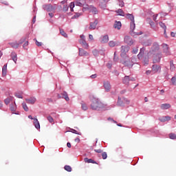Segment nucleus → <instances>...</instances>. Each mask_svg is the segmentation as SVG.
<instances>
[{
	"label": "nucleus",
	"instance_id": "17",
	"mask_svg": "<svg viewBox=\"0 0 176 176\" xmlns=\"http://www.w3.org/2000/svg\"><path fill=\"white\" fill-rule=\"evenodd\" d=\"M122 83L126 86H129L130 85V76H125L122 78Z\"/></svg>",
	"mask_w": 176,
	"mask_h": 176
},
{
	"label": "nucleus",
	"instance_id": "38",
	"mask_svg": "<svg viewBox=\"0 0 176 176\" xmlns=\"http://www.w3.org/2000/svg\"><path fill=\"white\" fill-rule=\"evenodd\" d=\"M170 71H175V65H174V61L173 60H170Z\"/></svg>",
	"mask_w": 176,
	"mask_h": 176
},
{
	"label": "nucleus",
	"instance_id": "64",
	"mask_svg": "<svg viewBox=\"0 0 176 176\" xmlns=\"http://www.w3.org/2000/svg\"><path fill=\"white\" fill-rule=\"evenodd\" d=\"M146 75H150V74H152V70H147L146 71Z\"/></svg>",
	"mask_w": 176,
	"mask_h": 176
},
{
	"label": "nucleus",
	"instance_id": "33",
	"mask_svg": "<svg viewBox=\"0 0 176 176\" xmlns=\"http://www.w3.org/2000/svg\"><path fill=\"white\" fill-rule=\"evenodd\" d=\"M116 13L118 14V16H122L123 17H124V12L123 11V10L122 9H118L117 11H116Z\"/></svg>",
	"mask_w": 176,
	"mask_h": 176
},
{
	"label": "nucleus",
	"instance_id": "47",
	"mask_svg": "<svg viewBox=\"0 0 176 176\" xmlns=\"http://www.w3.org/2000/svg\"><path fill=\"white\" fill-rule=\"evenodd\" d=\"M169 138H170V140H176V135H175V133H170V134H169Z\"/></svg>",
	"mask_w": 176,
	"mask_h": 176
},
{
	"label": "nucleus",
	"instance_id": "36",
	"mask_svg": "<svg viewBox=\"0 0 176 176\" xmlns=\"http://www.w3.org/2000/svg\"><path fill=\"white\" fill-rule=\"evenodd\" d=\"M159 25L161 28H163L164 31H166L167 30V26H166V24L163 22H159Z\"/></svg>",
	"mask_w": 176,
	"mask_h": 176
},
{
	"label": "nucleus",
	"instance_id": "20",
	"mask_svg": "<svg viewBox=\"0 0 176 176\" xmlns=\"http://www.w3.org/2000/svg\"><path fill=\"white\" fill-rule=\"evenodd\" d=\"M160 108L161 109H169V108H171V104L169 103L162 104Z\"/></svg>",
	"mask_w": 176,
	"mask_h": 176
},
{
	"label": "nucleus",
	"instance_id": "27",
	"mask_svg": "<svg viewBox=\"0 0 176 176\" xmlns=\"http://www.w3.org/2000/svg\"><path fill=\"white\" fill-rule=\"evenodd\" d=\"M10 56L12 60L16 63L17 61V54H16L14 52H12Z\"/></svg>",
	"mask_w": 176,
	"mask_h": 176
},
{
	"label": "nucleus",
	"instance_id": "62",
	"mask_svg": "<svg viewBox=\"0 0 176 176\" xmlns=\"http://www.w3.org/2000/svg\"><path fill=\"white\" fill-rule=\"evenodd\" d=\"M149 24L151 27H153L155 25V22H153L152 20L150 21Z\"/></svg>",
	"mask_w": 176,
	"mask_h": 176
},
{
	"label": "nucleus",
	"instance_id": "4",
	"mask_svg": "<svg viewBox=\"0 0 176 176\" xmlns=\"http://www.w3.org/2000/svg\"><path fill=\"white\" fill-rule=\"evenodd\" d=\"M130 30H131V35L132 36H135V35H142V32H140L138 33L134 32V30H135V21H133L130 23Z\"/></svg>",
	"mask_w": 176,
	"mask_h": 176
},
{
	"label": "nucleus",
	"instance_id": "3",
	"mask_svg": "<svg viewBox=\"0 0 176 176\" xmlns=\"http://www.w3.org/2000/svg\"><path fill=\"white\" fill-rule=\"evenodd\" d=\"M56 8H57V6H53L52 3H45L43 5V9L46 12H55Z\"/></svg>",
	"mask_w": 176,
	"mask_h": 176
},
{
	"label": "nucleus",
	"instance_id": "46",
	"mask_svg": "<svg viewBox=\"0 0 176 176\" xmlns=\"http://www.w3.org/2000/svg\"><path fill=\"white\" fill-rule=\"evenodd\" d=\"M79 17H80V13L76 12V13L72 17V19H78V18H79Z\"/></svg>",
	"mask_w": 176,
	"mask_h": 176
},
{
	"label": "nucleus",
	"instance_id": "57",
	"mask_svg": "<svg viewBox=\"0 0 176 176\" xmlns=\"http://www.w3.org/2000/svg\"><path fill=\"white\" fill-rule=\"evenodd\" d=\"M76 6H80V7H82V6H83V3H82L80 1H76Z\"/></svg>",
	"mask_w": 176,
	"mask_h": 176
},
{
	"label": "nucleus",
	"instance_id": "50",
	"mask_svg": "<svg viewBox=\"0 0 176 176\" xmlns=\"http://www.w3.org/2000/svg\"><path fill=\"white\" fill-rule=\"evenodd\" d=\"M102 157L104 160H105V159H107L108 157V155L107 154V153H105V152L102 153Z\"/></svg>",
	"mask_w": 176,
	"mask_h": 176
},
{
	"label": "nucleus",
	"instance_id": "6",
	"mask_svg": "<svg viewBox=\"0 0 176 176\" xmlns=\"http://www.w3.org/2000/svg\"><path fill=\"white\" fill-rule=\"evenodd\" d=\"M85 9H87L93 14H98V10L94 6H87Z\"/></svg>",
	"mask_w": 176,
	"mask_h": 176
},
{
	"label": "nucleus",
	"instance_id": "14",
	"mask_svg": "<svg viewBox=\"0 0 176 176\" xmlns=\"http://www.w3.org/2000/svg\"><path fill=\"white\" fill-rule=\"evenodd\" d=\"M144 54H145V47H142L138 54V60H142V57L144 56Z\"/></svg>",
	"mask_w": 176,
	"mask_h": 176
},
{
	"label": "nucleus",
	"instance_id": "31",
	"mask_svg": "<svg viewBox=\"0 0 176 176\" xmlns=\"http://www.w3.org/2000/svg\"><path fill=\"white\" fill-rule=\"evenodd\" d=\"M85 163H92L93 164H97V162L94 161L93 159H89L87 157L84 159Z\"/></svg>",
	"mask_w": 176,
	"mask_h": 176
},
{
	"label": "nucleus",
	"instance_id": "53",
	"mask_svg": "<svg viewBox=\"0 0 176 176\" xmlns=\"http://www.w3.org/2000/svg\"><path fill=\"white\" fill-rule=\"evenodd\" d=\"M34 41L36 42V46H42V43H41V42H38V40H36V38H34Z\"/></svg>",
	"mask_w": 176,
	"mask_h": 176
},
{
	"label": "nucleus",
	"instance_id": "10",
	"mask_svg": "<svg viewBox=\"0 0 176 176\" xmlns=\"http://www.w3.org/2000/svg\"><path fill=\"white\" fill-rule=\"evenodd\" d=\"M90 54H89V52L85 51V50H83L82 48L78 49V56H80V57H87Z\"/></svg>",
	"mask_w": 176,
	"mask_h": 176
},
{
	"label": "nucleus",
	"instance_id": "11",
	"mask_svg": "<svg viewBox=\"0 0 176 176\" xmlns=\"http://www.w3.org/2000/svg\"><path fill=\"white\" fill-rule=\"evenodd\" d=\"M97 24H98V19H96L94 22H90L89 30H96Z\"/></svg>",
	"mask_w": 176,
	"mask_h": 176
},
{
	"label": "nucleus",
	"instance_id": "42",
	"mask_svg": "<svg viewBox=\"0 0 176 176\" xmlns=\"http://www.w3.org/2000/svg\"><path fill=\"white\" fill-rule=\"evenodd\" d=\"M65 170L69 173H71L72 171V168L70 166L66 165L65 166Z\"/></svg>",
	"mask_w": 176,
	"mask_h": 176
},
{
	"label": "nucleus",
	"instance_id": "52",
	"mask_svg": "<svg viewBox=\"0 0 176 176\" xmlns=\"http://www.w3.org/2000/svg\"><path fill=\"white\" fill-rule=\"evenodd\" d=\"M4 102H5L6 105H9V104L10 103V98H8L5 99Z\"/></svg>",
	"mask_w": 176,
	"mask_h": 176
},
{
	"label": "nucleus",
	"instance_id": "13",
	"mask_svg": "<svg viewBox=\"0 0 176 176\" xmlns=\"http://www.w3.org/2000/svg\"><path fill=\"white\" fill-rule=\"evenodd\" d=\"M162 57H163V56L162 55V54H157L155 56V58L153 60V64H156L157 63H160V60H162Z\"/></svg>",
	"mask_w": 176,
	"mask_h": 176
},
{
	"label": "nucleus",
	"instance_id": "61",
	"mask_svg": "<svg viewBox=\"0 0 176 176\" xmlns=\"http://www.w3.org/2000/svg\"><path fill=\"white\" fill-rule=\"evenodd\" d=\"M119 6H121V8H123V6H124V2L120 1Z\"/></svg>",
	"mask_w": 176,
	"mask_h": 176
},
{
	"label": "nucleus",
	"instance_id": "34",
	"mask_svg": "<svg viewBox=\"0 0 176 176\" xmlns=\"http://www.w3.org/2000/svg\"><path fill=\"white\" fill-rule=\"evenodd\" d=\"M10 109L12 112H16V103L11 104L10 106Z\"/></svg>",
	"mask_w": 176,
	"mask_h": 176
},
{
	"label": "nucleus",
	"instance_id": "54",
	"mask_svg": "<svg viewBox=\"0 0 176 176\" xmlns=\"http://www.w3.org/2000/svg\"><path fill=\"white\" fill-rule=\"evenodd\" d=\"M68 9H69V6L67 5L63 6V12H68Z\"/></svg>",
	"mask_w": 176,
	"mask_h": 176
},
{
	"label": "nucleus",
	"instance_id": "63",
	"mask_svg": "<svg viewBox=\"0 0 176 176\" xmlns=\"http://www.w3.org/2000/svg\"><path fill=\"white\" fill-rule=\"evenodd\" d=\"M113 73L115 74L116 76H119V72H118V70H114Z\"/></svg>",
	"mask_w": 176,
	"mask_h": 176
},
{
	"label": "nucleus",
	"instance_id": "39",
	"mask_svg": "<svg viewBox=\"0 0 176 176\" xmlns=\"http://www.w3.org/2000/svg\"><path fill=\"white\" fill-rule=\"evenodd\" d=\"M92 54L95 57H98V56H100V52L98 50H94L92 51Z\"/></svg>",
	"mask_w": 176,
	"mask_h": 176
},
{
	"label": "nucleus",
	"instance_id": "21",
	"mask_svg": "<svg viewBox=\"0 0 176 176\" xmlns=\"http://www.w3.org/2000/svg\"><path fill=\"white\" fill-rule=\"evenodd\" d=\"M113 27L117 30H120L122 28V22L116 21Z\"/></svg>",
	"mask_w": 176,
	"mask_h": 176
},
{
	"label": "nucleus",
	"instance_id": "25",
	"mask_svg": "<svg viewBox=\"0 0 176 176\" xmlns=\"http://www.w3.org/2000/svg\"><path fill=\"white\" fill-rule=\"evenodd\" d=\"M142 60H143L145 65H148L149 64V56L148 55L143 56Z\"/></svg>",
	"mask_w": 176,
	"mask_h": 176
},
{
	"label": "nucleus",
	"instance_id": "1",
	"mask_svg": "<svg viewBox=\"0 0 176 176\" xmlns=\"http://www.w3.org/2000/svg\"><path fill=\"white\" fill-rule=\"evenodd\" d=\"M90 100L91 101V108L93 111H100L104 108V104L100 101L97 98L94 96H91Z\"/></svg>",
	"mask_w": 176,
	"mask_h": 176
},
{
	"label": "nucleus",
	"instance_id": "16",
	"mask_svg": "<svg viewBox=\"0 0 176 176\" xmlns=\"http://www.w3.org/2000/svg\"><path fill=\"white\" fill-rule=\"evenodd\" d=\"M25 101L27 104H30L33 105V104H35V102H36V98L35 97H31L30 98H26Z\"/></svg>",
	"mask_w": 176,
	"mask_h": 176
},
{
	"label": "nucleus",
	"instance_id": "5",
	"mask_svg": "<svg viewBox=\"0 0 176 176\" xmlns=\"http://www.w3.org/2000/svg\"><path fill=\"white\" fill-rule=\"evenodd\" d=\"M124 42L129 46H132V45H134V40H133V38H131L130 36H126L124 38Z\"/></svg>",
	"mask_w": 176,
	"mask_h": 176
},
{
	"label": "nucleus",
	"instance_id": "43",
	"mask_svg": "<svg viewBox=\"0 0 176 176\" xmlns=\"http://www.w3.org/2000/svg\"><path fill=\"white\" fill-rule=\"evenodd\" d=\"M109 45L110 46V47H115V46H116V43H115V41H111L109 43Z\"/></svg>",
	"mask_w": 176,
	"mask_h": 176
},
{
	"label": "nucleus",
	"instance_id": "23",
	"mask_svg": "<svg viewBox=\"0 0 176 176\" xmlns=\"http://www.w3.org/2000/svg\"><path fill=\"white\" fill-rule=\"evenodd\" d=\"M80 43L85 49H89V44L86 42V40H80Z\"/></svg>",
	"mask_w": 176,
	"mask_h": 176
},
{
	"label": "nucleus",
	"instance_id": "7",
	"mask_svg": "<svg viewBox=\"0 0 176 176\" xmlns=\"http://www.w3.org/2000/svg\"><path fill=\"white\" fill-rule=\"evenodd\" d=\"M57 97L58 99L60 98H64L65 101H69V97H68V94L67 91H63V93L58 94Z\"/></svg>",
	"mask_w": 176,
	"mask_h": 176
},
{
	"label": "nucleus",
	"instance_id": "60",
	"mask_svg": "<svg viewBox=\"0 0 176 176\" xmlns=\"http://www.w3.org/2000/svg\"><path fill=\"white\" fill-rule=\"evenodd\" d=\"M94 152H96V153H102V150H101V149H95Z\"/></svg>",
	"mask_w": 176,
	"mask_h": 176
},
{
	"label": "nucleus",
	"instance_id": "2",
	"mask_svg": "<svg viewBox=\"0 0 176 176\" xmlns=\"http://www.w3.org/2000/svg\"><path fill=\"white\" fill-rule=\"evenodd\" d=\"M120 63L127 67V68H133V65H134V62L131 60V58H125L120 60Z\"/></svg>",
	"mask_w": 176,
	"mask_h": 176
},
{
	"label": "nucleus",
	"instance_id": "8",
	"mask_svg": "<svg viewBox=\"0 0 176 176\" xmlns=\"http://www.w3.org/2000/svg\"><path fill=\"white\" fill-rule=\"evenodd\" d=\"M129 50H130L129 45H122L121 47V56H126V54L129 53Z\"/></svg>",
	"mask_w": 176,
	"mask_h": 176
},
{
	"label": "nucleus",
	"instance_id": "48",
	"mask_svg": "<svg viewBox=\"0 0 176 176\" xmlns=\"http://www.w3.org/2000/svg\"><path fill=\"white\" fill-rule=\"evenodd\" d=\"M171 82H172V84L173 85V86H176V77L175 76H173L171 78Z\"/></svg>",
	"mask_w": 176,
	"mask_h": 176
},
{
	"label": "nucleus",
	"instance_id": "18",
	"mask_svg": "<svg viewBox=\"0 0 176 176\" xmlns=\"http://www.w3.org/2000/svg\"><path fill=\"white\" fill-rule=\"evenodd\" d=\"M103 87L104 88L106 91H110V90H111V83H109V81L104 82L103 83Z\"/></svg>",
	"mask_w": 176,
	"mask_h": 176
},
{
	"label": "nucleus",
	"instance_id": "9",
	"mask_svg": "<svg viewBox=\"0 0 176 176\" xmlns=\"http://www.w3.org/2000/svg\"><path fill=\"white\" fill-rule=\"evenodd\" d=\"M152 74H157V72H160L162 70V67L157 65H153L151 67Z\"/></svg>",
	"mask_w": 176,
	"mask_h": 176
},
{
	"label": "nucleus",
	"instance_id": "22",
	"mask_svg": "<svg viewBox=\"0 0 176 176\" xmlns=\"http://www.w3.org/2000/svg\"><path fill=\"white\" fill-rule=\"evenodd\" d=\"M163 51L164 53H166V54H170V52H168V45L167 44H162Z\"/></svg>",
	"mask_w": 176,
	"mask_h": 176
},
{
	"label": "nucleus",
	"instance_id": "30",
	"mask_svg": "<svg viewBox=\"0 0 176 176\" xmlns=\"http://www.w3.org/2000/svg\"><path fill=\"white\" fill-rule=\"evenodd\" d=\"M125 17L126 19L131 20V22L134 21V15H133V14H126Z\"/></svg>",
	"mask_w": 176,
	"mask_h": 176
},
{
	"label": "nucleus",
	"instance_id": "41",
	"mask_svg": "<svg viewBox=\"0 0 176 176\" xmlns=\"http://www.w3.org/2000/svg\"><path fill=\"white\" fill-rule=\"evenodd\" d=\"M22 107L24 111H25V112H28L29 109H28V107L27 106V104H25V102L22 103Z\"/></svg>",
	"mask_w": 176,
	"mask_h": 176
},
{
	"label": "nucleus",
	"instance_id": "19",
	"mask_svg": "<svg viewBox=\"0 0 176 176\" xmlns=\"http://www.w3.org/2000/svg\"><path fill=\"white\" fill-rule=\"evenodd\" d=\"M7 74H8V63L5 64L3 66V68H2V76H3V78H5V76H6Z\"/></svg>",
	"mask_w": 176,
	"mask_h": 176
},
{
	"label": "nucleus",
	"instance_id": "29",
	"mask_svg": "<svg viewBox=\"0 0 176 176\" xmlns=\"http://www.w3.org/2000/svg\"><path fill=\"white\" fill-rule=\"evenodd\" d=\"M34 124L35 128L37 129V130L41 129V124H39V121H38V119L34 118Z\"/></svg>",
	"mask_w": 176,
	"mask_h": 176
},
{
	"label": "nucleus",
	"instance_id": "26",
	"mask_svg": "<svg viewBox=\"0 0 176 176\" xmlns=\"http://www.w3.org/2000/svg\"><path fill=\"white\" fill-rule=\"evenodd\" d=\"M27 38H28V34H26L25 36H23L19 41L18 44L20 45H23V43H24V42H25V41H27Z\"/></svg>",
	"mask_w": 176,
	"mask_h": 176
},
{
	"label": "nucleus",
	"instance_id": "58",
	"mask_svg": "<svg viewBox=\"0 0 176 176\" xmlns=\"http://www.w3.org/2000/svg\"><path fill=\"white\" fill-rule=\"evenodd\" d=\"M27 46H28V41H27L24 43V44L23 45V47L25 50V49H27V48H25V47H27Z\"/></svg>",
	"mask_w": 176,
	"mask_h": 176
},
{
	"label": "nucleus",
	"instance_id": "56",
	"mask_svg": "<svg viewBox=\"0 0 176 176\" xmlns=\"http://www.w3.org/2000/svg\"><path fill=\"white\" fill-rule=\"evenodd\" d=\"M132 53L133 54H137V53H138V47L134 48L132 51Z\"/></svg>",
	"mask_w": 176,
	"mask_h": 176
},
{
	"label": "nucleus",
	"instance_id": "12",
	"mask_svg": "<svg viewBox=\"0 0 176 176\" xmlns=\"http://www.w3.org/2000/svg\"><path fill=\"white\" fill-rule=\"evenodd\" d=\"M158 120L162 123H164V122H170V120H171V118L169 116H163L160 117Z\"/></svg>",
	"mask_w": 176,
	"mask_h": 176
},
{
	"label": "nucleus",
	"instance_id": "51",
	"mask_svg": "<svg viewBox=\"0 0 176 176\" xmlns=\"http://www.w3.org/2000/svg\"><path fill=\"white\" fill-rule=\"evenodd\" d=\"M152 45V43L149 41H145L143 43V46H151Z\"/></svg>",
	"mask_w": 176,
	"mask_h": 176
},
{
	"label": "nucleus",
	"instance_id": "28",
	"mask_svg": "<svg viewBox=\"0 0 176 176\" xmlns=\"http://www.w3.org/2000/svg\"><path fill=\"white\" fill-rule=\"evenodd\" d=\"M9 45L11 46V47H13V49H19V46H20L19 43H16V41L9 43Z\"/></svg>",
	"mask_w": 176,
	"mask_h": 176
},
{
	"label": "nucleus",
	"instance_id": "59",
	"mask_svg": "<svg viewBox=\"0 0 176 176\" xmlns=\"http://www.w3.org/2000/svg\"><path fill=\"white\" fill-rule=\"evenodd\" d=\"M91 79H96V78H97V74H92L91 76H90Z\"/></svg>",
	"mask_w": 176,
	"mask_h": 176
},
{
	"label": "nucleus",
	"instance_id": "35",
	"mask_svg": "<svg viewBox=\"0 0 176 176\" xmlns=\"http://www.w3.org/2000/svg\"><path fill=\"white\" fill-rule=\"evenodd\" d=\"M65 133H78V131L74 129L67 128V130L65 131Z\"/></svg>",
	"mask_w": 176,
	"mask_h": 176
},
{
	"label": "nucleus",
	"instance_id": "15",
	"mask_svg": "<svg viewBox=\"0 0 176 176\" xmlns=\"http://www.w3.org/2000/svg\"><path fill=\"white\" fill-rule=\"evenodd\" d=\"M160 49V47L159 46V44L157 43H154L153 44V46L151 47V50L153 52L156 53V52H159Z\"/></svg>",
	"mask_w": 176,
	"mask_h": 176
},
{
	"label": "nucleus",
	"instance_id": "32",
	"mask_svg": "<svg viewBox=\"0 0 176 176\" xmlns=\"http://www.w3.org/2000/svg\"><path fill=\"white\" fill-rule=\"evenodd\" d=\"M60 35H62V36H64V38H68V34H67V33H65L64 30L61 28H60Z\"/></svg>",
	"mask_w": 176,
	"mask_h": 176
},
{
	"label": "nucleus",
	"instance_id": "24",
	"mask_svg": "<svg viewBox=\"0 0 176 176\" xmlns=\"http://www.w3.org/2000/svg\"><path fill=\"white\" fill-rule=\"evenodd\" d=\"M109 42V36L108 34L103 36L101 43H108Z\"/></svg>",
	"mask_w": 176,
	"mask_h": 176
},
{
	"label": "nucleus",
	"instance_id": "44",
	"mask_svg": "<svg viewBox=\"0 0 176 176\" xmlns=\"http://www.w3.org/2000/svg\"><path fill=\"white\" fill-rule=\"evenodd\" d=\"M81 108L83 111H87L88 109L87 104H86V103H82L81 105Z\"/></svg>",
	"mask_w": 176,
	"mask_h": 176
},
{
	"label": "nucleus",
	"instance_id": "40",
	"mask_svg": "<svg viewBox=\"0 0 176 176\" xmlns=\"http://www.w3.org/2000/svg\"><path fill=\"white\" fill-rule=\"evenodd\" d=\"M14 96L17 98H23V92H16L14 94Z\"/></svg>",
	"mask_w": 176,
	"mask_h": 176
},
{
	"label": "nucleus",
	"instance_id": "49",
	"mask_svg": "<svg viewBox=\"0 0 176 176\" xmlns=\"http://www.w3.org/2000/svg\"><path fill=\"white\" fill-rule=\"evenodd\" d=\"M47 120L50 122V123H53L54 122V119L53 117H52V116H50L48 117H47Z\"/></svg>",
	"mask_w": 176,
	"mask_h": 176
},
{
	"label": "nucleus",
	"instance_id": "45",
	"mask_svg": "<svg viewBox=\"0 0 176 176\" xmlns=\"http://www.w3.org/2000/svg\"><path fill=\"white\" fill-rule=\"evenodd\" d=\"M69 8H70L71 12H74V8H75V3L74 2L70 3Z\"/></svg>",
	"mask_w": 176,
	"mask_h": 176
},
{
	"label": "nucleus",
	"instance_id": "55",
	"mask_svg": "<svg viewBox=\"0 0 176 176\" xmlns=\"http://www.w3.org/2000/svg\"><path fill=\"white\" fill-rule=\"evenodd\" d=\"M107 120H109V122H112L113 123H118V122H116L115 120H113V118H108Z\"/></svg>",
	"mask_w": 176,
	"mask_h": 176
},
{
	"label": "nucleus",
	"instance_id": "37",
	"mask_svg": "<svg viewBox=\"0 0 176 176\" xmlns=\"http://www.w3.org/2000/svg\"><path fill=\"white\" fill-rule=\"evenodd\" d=\"M117 104L119 105V107H122V105H123V100H122V98L120 96L118 97Z\"/></svg>",
	"mask_w": 176,
	"mask_h": 176
}]
</instances>
